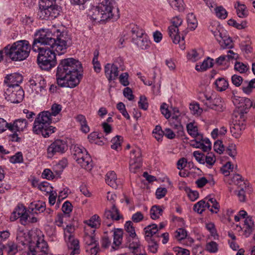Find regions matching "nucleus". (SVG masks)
Here are the masks:
<instances>
[{
  "instance_id": "1",
  "label": "nucleus",
  "mask_w": 255,
  "mask_h": 255,
  "mask_svg": "<svg viewBox=\"0 0 255 255\" xmlns=\"http://www.w3.org/2000/svg\"><path fill=\"white\" fill-rule=\"evenodd\" d=\"M35 38L32 43V50L41 48L39 45H44L51 48L58 55L65 53L68 46L70 38L66 31H61L58 29H41L34 34Z\"/></svg>"
},
{
  "instance_id": "2",
  "label": "nucleus",
  "mask_w": 255,
  "mask_h": 255,
  "mask_svg": "<svg viewBox=\"0 0 255 255\" xmlns=\"http://www.w3.org/2000/svg\"><path fill=\"white\" fill-rule=\"evenodd\" d=\"M82 64L78 60L72 58L62 59L57 67V83L61 87H75L82 78Z\"/></svg>"
},
{
  "instance_id": "3",
  "label": "nucleus",
  "mask_w": 255,
  "mask_h": 255,
  "mask_svg": "<svg viewBox=\"0 0 255 255\" xmlns=\"http://www.w3.org/2000/svg\"><path fill=\"white\" fill-rule=\"evenodd\" d=\"M113 0H99L98 4L91 10V18L97 22H104L111 19H116L119 14L115 15Z\"/></svg>"
},
{
  "instance_id": "4",
  "label": "nucleus",
  "mask_w": 255,
  "mask_h": 255,
  "mask_svg": "<svg viewBox=\"0 0 255 255\" xmlns=\"http://www.w3.org/2000/svg\"><path fill=\"white\" fill-rule=\"evenodd\" d=\"M32 48L29 42L26 40H21L14 42L12 45L4 47V54L12 61H20L29 56Z\"/></svg>"
},
{
  "instance_id": "5",
  "label": "nucleus",
  "mask_w": 255,
  "mask_h": 255,
  "mask_svg": "<svg viewBox=\"0 0 255 255\" xmlns=\"http://www.w3.org/2000/svg\"><path fill=\"white\" fill-rule=\"evenodd\" d=\"M52 121L50 112L43 111L40 113L34 121L33 132L37 134H41L44 137H49L56 129L55 127L50 126Z\"/></svg>"
},
{
  "instance_id": "6",
  "label": "nucleus",
  "mask_w": 255,
  "mask_h": 255,
  "mask_svg": "<svg viewBox=\"0 0 255 255\" xmlns=\"http://www.w3.org/2000/svg\"><path fill=\"white\" fill-rule=\"evenodd\" d=\"M72 156L83 168L91 170L93 167L92 160L86 149L83 146L75 145L72 148Z\"/></svg>"
},
{
  "instance_id": "7",
  "label": "nucleus",
  "mask_w": 255,
  "mask_h": 255,
  "mask_svg": "<svg viewBox=\"0 0 255 255\" xmlns=\"http://www.w3.org/2000/svg\"><path fill=\"white\" fill-rule=\"evenodd\" d=\"M131 32L132 33V41L141 49L149 48L150 41L149 40L144 31L137 25L131 24Z\"/></svg>"
},
{
  "instance_id": "8",
  "label": "nucleus",
  "mask_w": 255,
  "mask_h": 255,
  "mask_svg": "<svg viewBox=\"0 0 255 255\" xmlns=\"http://www.w3.org/2000/svg\"><path fill=\"white\" fill-rule=\"evenodd\" d=\"M183 22V20L179 16H175L172 19V24L168 27V35L171 38L172 41L175 44L179 43L180 48L183 50L185 49L184 38L182 36V39L179 34L178 27L180 26Z\"/></svg>"
},
{
  "instance_id": "9",
  "label": "nucleus",
  "mask_w": 255,
  "mask_h": 255,
  "mask_svg": "<svg viewBox=\"0 0 255 255\" xmlns=\"http://www.w3.org/2000/svg\"><path fill=\"white\" fill-rule=\"evenodd\" d=\"M74 231V226L71 225H67L64 229L65 241L68 248L72 250L70 254V255L79 254L80 253L79 241L74 238L73 234Z\"/></svg>"
},
{
  "instance_id": "10",
  "label": "nucleus",
  "mask_w": 255,
  "mask_h": 255,
  "mask_svg": "<svg viewBox=\"0 0 255 255\" xmlns=\"http://www.w3.org/2000/svg\"><path fill=\"white\" fill-rule=\"evenodd\" d=\"M117 196L115 194H111L110 192L108 193L107 199L110 202L112 208L111 210H106L104 215V217L106 219H111L112 221L114 220L119 221L122 216L120 214L119 211L116 207L115 203V199ZM104 224L108 227L111 226L113 224L112 222L109 223L106 221H104Z\"/></svg>"
},
{
  "instance_id": "11",
  "label": "nucleus",
  "mask_w": 255,
  "mask_h": 255,
  "mask_svg": "<svg viewBox=\"0 0 255 255\" xmlns=\"http://www.w3.org/2000/svg\"><path fill=\"white\" fill-rule=\"evenodd\" d=\"M68 149L67 141L64 139H57L47 147V154L48 158H51L56 154H61Z\"/></svg>"
},
{
  "instance_id": "12",
  "label": "nucleus",
  "mask_w": 255,
  "mask_h": 255,
  "mask_svg": "<svg viewBox=\"0 0 255 255\" xmlns=\"http://www.w3.org/2000/svg\"><path fill=\"white\" fill-rule=\"evenodd\" d=\"M142 158L140 150L136 148L132 149L130 154L129 170L136 173L141 166Z\"/></svg>"
},
{
  "instance_id": "13",
  "label": "nucleus",
  "mask_w": 255,
  "mask_h": 255,
  "mask_svg": "<svg viewBox=\"0 0 255 255\" xmlns=\"http://www.w3.org/2000/svg\"><path fill=\"white\" fill-rule=\"evenodd\" d=\"M28 213V210H26L23 205H18L15 210L13 211L10 220L11 221H14L18 218H20V223L23 225H26L27 224Z\"/></svg>"
},
{
  "instance_id": "14",
  "label": "nucleus",
  "mask_w": 255,
  "mask_h": 255,
  "mask_svg": "<svg viewBox=\"0 0 255 255\" xmlns=\"http://www.w3.org/2000/svg\"><path fill=\"white\" fill-rule=\"evenodd\" d=\"M60 11V7L59 5H54V7L39 10L37 15L41 19H53L59 15Z\"/></svg>"
},
{
  "instance_id": "15",
  "label": "nucleus",
  "mask_w": 255,
  "mask_h": 255,
  "mask_svg": "<svg viewBox=\"0 0 255 255\" xmlns=\"http://www.w3.org/2000/svg\"><path fill=\"white\" fill-rule=\"evenodd\" d=\"M23 77L22 75L18 73H12L7 75L4 79V83L7 85L8 88L7 89V92H10L11 89L14 87L20 88L19 84L22 82Z\"/></svg>"
},
{
  "instance_id": "16",
  "label": "nucleus",
  "mask_w": 255,
  "mask_h": 255,
  "mask_svg": "<svg viewBox=\"0 0 255 255\" xmlns=\"http://www.w3.org/2000/svg\"><path fill=\"white\" fill-rule=\"evenodd\" d=\"M36 51H34L36 52H38L37 56H44V59H47L49 60H53V62H57L56 58V51L51 48L48 47H45V48H36Z\"/></svg>"
},
{
  "instance_id": "17",
  "label": "nucleus",
  "mask_w": 255,
  "mask_h": 255,
  "mask_svg": "<svg viewBox=\"0 0 255 255\" xmlns=\"http://www.w3.org/2000/svg\"><path fill=\"white\" fill-rule=\"evenodd\" d=\"M104 69L105 75L110 82L115 80L118 77L119 68L116 64L108 63L105 65Z\"/></svg>"
},
{
  "instance_id": "18",
  "label": "nucleus",
  "mask_w": 255,
  "mask_h": 255,
  "mask_svg": "<svg viewBox=\"0 0 255 255\" xmlns=\"http://www.w3.org/2000/svg\"><path fill=\"white\" fill-rule=\"evenodd\" d=\"M200 98L202 99L203 102L206 100L209 102V105H208L210 108L218 111H222L223 110V106L222 104H217L218 101L221 102L220 99L212 100L210 96H208L205 93H202L200 96Z\"/></svg>"
},
{
  "instance_id": "19",
  "label": "nucleus",
  "mask_w": 255,
  "mask_h": 255,
  "mask_svg": "<svg viewBox=\"0 0 255 255\" xmlns=\"http://www.w3.org/2000/svg\"><path fill=\"white\" fill-rule=\"evenodd\" d=\"M27 122L25 119L15 120L13 124L10 123L8 129L12 132L22 131L27 127Z\"/></svg>"
},
{
  "instance_id": "20",
  "label": "nucleus",
  "mask_w": 255,
  "mask_h": 255,
  "mask_svg": "<svg viewBox=\"0 0 255 255\" xmlns=\"http://www.w3.org/2000/svg\"><path fill=\"white\" fill-rule=\"evenodd\" d=\"M44 56H37V63L38 66L40 69L46 71H50L52 68L55 66L57 62H53V60L49 59H44Z\"/></svg>"
},
{
  "instance_id": "21",
  "label": "nucleus",
  "mask_w": 255,
  "mask_h": 255,
  "mask_svg": "<svg viewBox=\"0 0 255 255\" xmlns=\"http://www.w3.org/2000/svg\"><path fill=\"white\" fill-rule=\"evenodd\" d=\"M45 210V203L42 201L31 203L28 207L29 213L38 214L44 212Z\"/></svg>"
},
{
  "instance_id": "22",
  "label": "nucleus",
  "mask_w": 255,
  "mask_h": 255,
  "mask_svg": "<svg viewBox=\"0 0 255 255\" xmlns=\"http://www.w3.org/2000/svg\"><path fill=\"white\" fill-rule=\"evenodd\" d=\"M16 91H11L10 92H7L8 96L10 98V100L14 103H19L24 97V91L21 88H18Z\"/></svg>"
},
{
  "instance_id": "23",
  "label": "nucleus",
  "mask_w": 255,
  "mask_h": 255,
  "mask_svg": "<svg viewBox=\"0 0 255 255\" xmlns=\"http://www.w3.org/2000/svg\"><path fill=\"white\" fill-rule=\"evenodd\" d=\"M187 132L192 137L196 138L195 140H202L203 135L198 132V127L194 123H190L186 126Z\"/></svg>"
},
{
  "instance_id": "24",
  "label": "nucleus",
  "mask_w": 255,
  "mask_h": 255,
  "mask_svg": "<svg viewBox=\"0 0 255 255\" xmlns=\"http://www.w3.org/2000/svg\"><path fill=\"white\" fill-rule=\"evenodd\" d=\"M106 182L113 188L116 189L118 187V182L116 173L114 171L108 172L106 175Z\"/></svg>"
},
{
  "instance_id": "25",
  "label": "nucleus",
  "mask_w": 255,
  "mask_h": 255,
  "mask_svg": "<svg viewBox=\"0 0 255 255\" xmlns=\"http://www.w3.org/2000/svg\"><path fill=\"white\" fill-rule=\"evenodd\" d=\"M123 231L120 229H115L113 233V248L117 249L122 244L123 240Z\"/></svg>"
},
{
  "instance_id": "26",
  "label": "nucleus",
  "mask_w": 255,
  "mask_h": 255,
  "mask_svg": "<svg viewBox=\"0 0 255 255\" xmlns=\"http://www.w3.org/2000/svg\"><path fill=\"white\" fill-rule=\"evenodd\" d=\"M68 161L66 158H62L57 163L54 165L52 168L53 172L56 176H59L63 171L64 168L67 166Z\"/></svg>"
},
{
  "instance_id": "27",
  "label": "nucleus",
  "mask_w": 255,
  "mask_h": 255,
  "mask_svg": "<svg viewBox=\"0 0 255 255\" xmlns=\"http://www.w3.org/2000/svg\"><path fill=\"white\" fill-rule=\"evenodd\" d=\"M213 59L208 57L206 60H204L201 64L196 65L195 69L198 71H205L213 66Z\"/></svg>"
},
{
  "instance_id": "28",
  "label": "nucleus",
  "mask_w": 255,
  "mask_h": 255,
  "mask_svg": "<svg viewBox=\"0 0 255 255\" xmlns=\"http://www.w3.org/2000/svg\"><path fill=\"white\" fill-rule=\"evenodd\" d=\"M75 119L81 125L82 131L84 133H87L90 131V128L87 125L85 117L82 115H78L75 117Z\"/></svg>"
},
{
  "instance_id": "29",
  "label": "nucleus",
  "mask_w": 255,
  "mask_h": 255,
  "mask_svg": "<svg viewBox=\"0 0 255 255\" xmlns=\"http://www.w3.org/2000/svg\"><path fill=\"white\" fill-rule=\"evenodd\" d=\"M145 238L148 240V238H151L158 231V227L156 224L149 225L144 229Z\"/></svg>"
},
{
  "instance_id": "30",
  "label": "nucleus",
  "mask_w": 255,
  "mask_h": 255,
  "mask_svg": "<svg viewBox=\"0 0 255 255\" xmlns=\"http://www.w3.org/2000/svg\"><path fill=\"white\" fill-rule=\"evenodd\" d=\"M84 223L87 225V227H91L94 229L97 228L100 225V217L98 215L95 214L89 220L85 221Z\"/></svg>"
},
{
  "instance_id": "31",
  "label": "nucleus",
  "mask_w": 255,
  "mask_h": 255,
  "mask_svg": "<svg viewBox=\"0 0 255 255\" xmlns=\"http://www.w3.org/2000/svg\"><path fill=\"white\" fill-rule=\"evenodd\" d=\"M188 28L191 30H194L197 27L198 22L195 15L193 13H189L187 15Z\"/></svg>"
},
{
  "instance_id": "32",
  "label": "nucleus",
  "mask_w": 255,
  "mask_h": 255,
  "mask_svg": "<svg viewBox=\"0 0 255 255\" xmlns=\"http://www.w3.org/2000/svg\"><path fill=\"white\" fill-rule=\"evenodd\" d=\"M215 85L218 91H223L227 89L229 86L228 82L224 78H219L215 82Z\"/></svg>"
},
{
  "instance_id": "33",
  "label": "nucleus",
  "mask_w": 255,
  "mask_h": 255,
  "mask_svg": "<svg viewBox=\"0 0 255 255\" xmlns=\"http://www.w3.org/2000/svg\"><path fill=\"white\" fill-rule=\"evenodd\" d=\"M54 5H58L55 0H40L39 4V10H43L46 8L54 7Z\"/></svg>"
},
{
  "instance_id": "34",
  "label": "nucleus",
  "mask_w": 255,
  "mask_h": 255,
  "mask_svg": "<svg viewBox=\"0 0 255 255\" xmlns=\"http://www.w3.org/2000/svg\"><path fill=\"white\" fill-rule=\"evenodd\" d=\"M162 209L159 206H153L150 211L151 218L153 220L159 218L160 216L162 215Z\"/></svg>"
},
{
  "instance_id": "35",
  "label": "nucleus",
  "mask_w": 255,
  "mask_h": 255,
  "mask_svg": "<svg viewBox=\"0 0 255 255\" xmlns=\"http://www.w3.org/2000/svg\"><path fill=\"white\" fill-rule=\"evenodd\" d=\"M125 230L128 233L129 236L132 239L135 238L136 235L135 234V230L133 227V224L131 221H127L125 225Z\"/></svg>"
},
{
  "instance_id": "36",
  "label": "nucleus",
  "mask_w": 255,
  "mask_h": 255,
  "mask_svg": "<svg viewBox=\"0 0 255 255\" xmlns=\"http://www.w3.org/2000/svg\"><path fill=\"white\" fill-rule=\"evenodd\" d=\"M237 9V14L240 17H245L248 15V11L246 10V7L244 4H241L238 2V7L235 6Z\"/></svg>"
},
{
  "instance_id": "37",
  "label": "nucleus",
  "mask_w": 255,
  "mask_h": 255,
  "mask_svg": "<svg viewBox=\"0 0 255 255\" xmlns=\"http://www.w3.org/2000/svg\"><path fill=\"white\" fill-rule=\"evenodd\" d=\"M121 136L117 135L111 140V147L112 149L119 151L121 149Z\"/></svg>"
},
{
  "instance_id": "38",
  "label": "nucleus",
  "mask_w": 255,
  "mask_h": 255,
  "mask_svg": "<svg viewBox=\"0 0 255 255\" xmlns=\"http://www.w3.org/2000/svg\"><path fill=\"white\" fill-rule=\"evenodd\" d=\"M216 15L220 19H225L227 16V11L222 6H217L215 8Z\"/></svg>"
},
{
  "instance_id": "39",
  "label": "nucleus",
  "mask_w": 255,
  "mask_h": 255,
  "mask_svg": "<svg viewBox=\"0 0 255 255\" xmlns=\"http://www.w3.org/2000/svg\"><path fill=\"white\" fill-rule=\"evenodd\" d=\"M253 103L250 99L247 98H241L239 107L242 108L245 110H248L250 109Z\"/></svg>"
},
{
  "instance_id": "40",
  "label": "nucleus",
  "mask_w": 255,
  "mask_h": 255,
  "mask_svg": "<svg viewBox=\"0 0 255 255\" xmlns=\"http://www.w3.org/2000/svg\"><path fill=\"white\" fill-rule=\"evenodd\" d=\"M220 44L221 47L224 49H230L233 46V41L231 38L226 36H224V38L222 40H220Z\"/></svg>"
},
{
  "instance_id": "41",
  "label": "nucleus",
  "mask_w": 255,
  "mask_h": 255,
  "mask_svg": "<svg viewBox=\"0 0 255 255\" xmlns=\"http://www.w3.org/2000/svg\"><path fill=\"white\" fill-rule=\"evenodd\" d=\"M94 232H95L94 229H93L91 231V233H92L91 235H90L86 231L85 232L84 240H85L86 244H88V245H92L93 244H95V245L97 244L96 239H95L94 236L93 235V234Z\"/></svg>"
},
{
  "instance_id": "42",
  "label": "nucleus",
  "mask_w": 255,
  "mask_h": 255,
  "mask_svg": "<svg viewBox=\"0 0 255 255\" xmlns=\"http://www.w3.org/2000/svg\"><path fill=\"white\" fill-rule=\"evenodd\" d=\"M8 255H14L17 252V245L13 242H9L5 246Z\"/></svg>"
},
{
  "instance_id": "43",
  "label": "nucleus",
  "mask_w": 255,
  "mask_h": 255,
  "mask_svg": "<svg viewBox=\"0 0 255 255\" xmlns=\"http://www.w3.org/2000/svg\"><path fill=\"white\" fill-rule=\"evenodd\" d=\"M155 138L157 141H159L162 140L164 135L163 131L162 130L160 126H156L152 131Z\"/></svg>"
},
{
  "instance_id": "44",
  "label": "nucleus",
  "mask_w": 255,
  "mask_h": 255,
  "mask_svg": "<svg viewBox=\"0 0 255 255\" xmlns=\"http://www.w3.org/2000/svg\"><path fill=\"white\" fill-rule=\"evenodd\" d=\"M170 5L174 9L180 10L183 8V0H168Z\"/></svg>"
},
{
  "instance_id": "45",
  "label": "nucleus",
  "mask_w": 255,
  "mask_h": 255,
  "mask_svg": "<svg viewBox=\"0 0 255 255\" xmlns=\"http://www.w3.org/2000/svg\"><path fill=\"white\" fill-rule=\"evenodd\" d=\"M230 129L231 132L233 136L236 138L240 137L242 131L241 128H240V126L238 125L237 124L234 123Z\"/></svg>"
},
{
  "instance_id": "46",
  "label": "nucleus",
  "mask_w": 255,
  "mask_h": 255,
  "mask_svg": "<svg viewBox=\"0 0 255 255\" xmlns=\"http://www.w3.org/2000/svg\"><path fill=\"white\" fill-rule=\"evenodd\" d=\"M72 205L71 203L69 201H66L64 203L62 206V210L63 212L64 215L65 217H69V214L72 210Z\"/></svg>"
},
{
  "instance_id": "47",
  "label": "nucleus",
  "mask_w": 255,
  "mask_h": 255,
  "mask_svg": "<svg viewBox=\"0 0 255 255\" xmlns=\"http://www.w3.org/2000/svg\"><path fill=\"white\" fill-rule=\"evenodd\" d=\"M228 23L229 25L234 26L238 29H242L246 27V22H242L241 23H238L236 20L233 19H230L228 20Z\"/></svg>"
},
{
  "instance_id": "48",
  "label": "nucleus",
  "mask_w": 255,
  "mask_h": 255,
  "mask_svg": "<svg viewBox=\"0 0 255 255\" xmlns=\"http://www.w3.org/2000/svg\"><path fill=\"white\" fill-rule=\"evenodd\" d=\"M205 200H201L195 204L194 206V210L199 214H201L206 210L205 207Z\"/></svg>"
},
{
  "instance_id": "49",
  "label": "nucleus",
  "mask_w": 255,
  "mask_h": 255,
  "mask_svg": "<svg viewBox=\"0 0 255 255\" xmlns=\"http://www.w3.org/2000/svg\"><path fill=\"white\" fill-rule=\"evenodd\" d=\"M138 107L145 111L148 109V104L147 102V98L145 96H140L139 101L138 102Z\"/></svg>"
},
{
  "instance_id": "50",
  "label": "nucleus",
  "mask_w": 255,
  "mask_h": 255,
  "mask_svg": "<svg viewBox=\"0 0 255 255\" xmlns=\"http://www.w3.org/2000/svg\"><path fill=\"white\" fill-rule=\"evenodd\" d=\"M10 161L12 163H21L23 162V156L21 152H18L10 158Z\"/></svg>"
},
{
  "instance_id": "51",
  "label": "nucleus",
  "mask_w": 255,
  "mask_h": 255,
  "mask_svg": "<svg viewBox=\"0 0 255 255\" xmlns=\"http://www.w3.org/2000/svg\"><path fill=\"white\" fill-rule=\"evenodd\" d=\"M233 169V165L231 162H228L221 168V170L225 176H228L230 174V170L232 171Z\"/></svg>"
},
{
  "instance_id": "52",
  "label": "nucleus",
  "mask_w": 255,
  "mask_h": 255,
  "mask_svg": "<svg viewBox=\"0 0 255 255\" xmlns=\"http://www.w3.org/2000/svg\"><path fill=\"white\" fill-rule=\"evenodd\" d=\"M206 250L211 253H215L218 251V244L215 242H211L206 245Z\"/></svg>"
},
{
  "instance_id": "53",
  "label": "nucleus",
  "mask_w": 255,
  "mask_h": 255,
  "mask_svg": "<svg viewBox=\"0 0 255 255\" xmlns=\"http://www.w3.org/2000/svg\"><path fill=\"white\" fill-rule=\"evenodd\" d=\"M36 81L37 82V88L39 89V91L42 92V90H45L46 87V82L45 79L41 76H38L36 77Z\"/></svg>"
},
{
  "instance_id": "54",
  "label": "nucleus",
  "mask_w": 255,
  "mask_h": 255,
  "mask_svg": "<svg viewBox=\"0 0 255 255\" xmlns=\"http://www.w3.org/2000/svg\"><path fill=\"white\" fill-rule=\"evenodd\" d=\"M235 69L241 73H243L246 72L248 70V68L242 62H236L235 64Z\"/></svg>"
},
{
  "instance_id": "55",
  "label": "nucleus",
  "mask_w": 255,
  "mask_h": 255,
  "mask_svg": "<svg viewBox=\"0 0 255 255\" xmlns=\"http://www.w3.org/2000/svg\"><path fill=\"white\" fill-rule=\"evenodd\" d=\"M168 108V105L165 103H162L160 106L161 112L166 119H168L171 117V114Z\"/></svg>"
},
{
  "instance_id": "56",
  "label": "nucleus",
  "mask_w": 255,
  "mask_h": 255,
  "mask_svg": "<svg viewBox=\"0 0 255 255\" xmlns=\"http://www.w3.org/2000/svg\"><path fill=\"white\" fill-rule=\"evenodd\" d=\"M62 106L58 104H54L51 106L50 113L51 117L57 116L61 111Z\"/></svg>"
},
{
  "instance_id": "57",
  "label": "nucleus",
  "mask_w": 255,
  "mask_h": 255,
  "mask_svg": "<svg viewBox=\"0 0 255 255\" xmlns=\"http://www.w3.org/2000/svg\"><path fill=\"white\" fill-rule=\"evenodd\" d=\"M214 150L219 154L223 153L225 150L224 146L222 143V141L221 140H217L215 142L214 144Z\"/></svg>"
},
{
  "instance_id": "58",
  "label": "nucleus",
  "mask_w": 255,
  "mask_h": 255,
  "mask_svg": "<svg viewBox=\"0 0 255 255\" xmlns=\"http://www.w3.org/2000/svg\"><path fill=\"white\" fill-rule=\"evenodd\" d=\"M176 238L179 241L182 240L186 238L187 236V232L185 230L180 228L176 232Z\"/></svg>"
},
{
  "instance_id": "59",
  "label": "nucleus",
  "mask_w": 255,
  "mask_h": 255,
  "mask_svg": "<svg viewBox=\"0 0 255 255\" xmlns=\"http://www.w3.org/2000/svg\"><path fill=\"white\" fill-rule=\"evenodd\" d=\"M194 156L196 160L201 164L205 163V155L199 151H195L193 152Z\"/></svg>"
},
{
  "instance_id": "60",
  "label": "nucleus",
  "mask_w": 255,
  "mask_h": 255,
  "mask_svg": "<svg viewBox=\"0 0 255 255\" xmlns=\"http://www.w3.org/2000/svg\"><path fill=\"white\" fill-rule=\"evenodd\" d=\"M128 74L127 72L122 73L119 77L120 82L124 86L129 85L128 81Z\"/></svg>"
},
{
  "instance_id": "61",
  "label": "nucleus",
  "mask_w": 255,
  "mask_h": 255,
  "mask_svg": "<svg viewBox=\"0 0 255 255\" xmlns=\"http://www.w3.org/2000/svg\"><path fill=\"white\" fill-rule=\"evenodd\" d=\"M216 161V158L214 154L212 153H208V155L205 156V163L210 166H213Z\"/></svg>"
},
{
  "instance_id": "62",
  "label": "nucleus",
  "mask_w": 255,
  "mask_h": 255,
  "mask_svg": "<svg viewBox=\"0 0 255 255\" xmlns=\"http://www.w3.org/2000/svg\"><path fill=\"white\" fill-rule=\"evenodd\" d=\"M102 136V133H99L97 132H93L88 135V138L90 142H95L96 143H97V142H96V140L101 138Z\"/></svg>"
},
{
  "instance_id": "63",
  "label": "nucleus",
  "mask_w": 255,
  "mask_h": 255,
  "mask_svg": "<svg viewBox=\"0 0 255 255\" xmlns=\"http://www.w3.org/2000/svg\"><path fill=\"white\" fill-rule=\"evenodd\" d=\"M226 153L232 157H234L236 155V148L235 144L229 145L226 150Z\"/></svg>"
},
{
  "instance_id": "64",
  "label": "nucleus",
  "mask_w": 255,
  "mask_h": 255,
  "mask_svg": "<svg viewBox=\"0 0 255 255\" xmlns=\"http://www.w3.org/2000/svg\"><path fill=\"white\" fill-rule=\"evenodd\" d=\"M124 96L128 100L132 101L134 99V95L132 94V91L129 87L124 89L123 91Z\"/></svg>"
}]
</instances>
